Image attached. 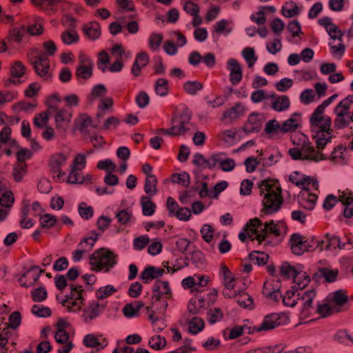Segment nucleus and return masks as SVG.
<instances>
[{
  "label": "nucleus",
  "instance_id": "nucleus-19",
  "mask_svg": "<svg viewBox=\"0 0 353 353\" xmlns=\"http://www.w3.org/2000/svg\"><path fill=\"white\" fill-rule=\"evenodd\" d=\"M226 68L230 71V81L232 85H236L242 79V68L235 59H229Z\"/></svg>",
  "mask_w": 353,
  "mask_h": 353
},
{
  "label": "nucleus",
  "instance_id": "nucleus-7",
  "mask_svg": "<svg viewBox=\"0 0 353 353\" xmlns=\"http://www.w3.org/2000/svg\"><path fill=\"white\" fill-rule=\"evenodd\" d=\"M117 256L110 250L101 248L95 251L90 258L92 269L95 271L108 272L117 264Z\"/></svg>",
  "mask_w": 353,
  "mask_h": 353
},
{
  "label": "nucleus",
  "instance_id": "nucleus-10",
  "mask_svg": "<svg viewBox=\"0 0 353 353\" xmlns=\"http://www.w3.org/2000/svg\"><path fill=\"white\" fill-rule=\"evenodd\" d=\"M93 152L92 150H88L85 154H79L74 160V165L70 172L68 181L70 183H81L84 178L81 171L85 167V158Z\"/></svg>",
  "mask_w": 353,
  "mask_h": 353
},
{
  "label": "nucleus",
  "instance_id": "nucleus-43",
  "mask_svg": "<svg viewBox=\"0 0 353 353\" xmlns=\"http://www.w3.org/2000/svg\"><path fill=\"white\" fill-rule=\"evenodd\" d=\"M301 12V8L293 1L287 2L282 8V13L285 17H293Z\"/></svg>",
  "mask_w": 353,
  "mask_h": 353
},
{
  "label": "nucleus",
  "instance_id": "nucleus-24",
  "mask_svg": "<svg viewBox=\"0 0 353 353\" xmlns=\"http://www.w3.org/2000/svg\"><path fill=\"white\" fill-rule=\"evenodd\" d=\"M343 34L341 32L335 36L330 37L329 46L331 49V53L336 58L341 59L345 53V47L342 41Z\"/></svg>",
  "mask_w": 353,
  "mask_h": 353
},
{
  "label": "nucleus",
  "instance_id": "nucleus-1",
  "mask_svg": "<svg viewBox=\"0 0 353 353\" xmlns=\"http://www.w3.org/2000/svg\"><path fill=\"white\" fill-rule=\"evenodd\" d=\"M285 229V226L282 222L275 223L272 220L263 223L259 219L254 218L247 223L245 232L239 233V238L243 242L245 241L247 238H250L252 241L256 239L261 243L270 236H280Z\"/></svg>",
  "mask_w": 353,
  "mask_h": 353
},
{
  "label": "nucleus",
  "instance_id": "nucleus-6",
  "mask_svg": "<svg viewBox=\"0 0 353 353\" xmlns=\"http://www.w3.org/2000/svg\"><path fill=\"white\" fill-rule=\"evenodd\" d=\"M316 119L313 120V117H310V128L316 148L321 150L332 138V130L330 128L332 120L330 117H317Z\"/></svg>",
  "mask_w": 353,
  "mask_h": 353
},
{
  "label": "nucleus",
  "instance_id": "nucleus-15",
  "mask_svg": "<svg viewBox=\"0 0 353 353\" xmlns=\"http://www.w3.org/2000/svg\"><path fill=\"white\" fill-rule=\"evenodd\" d=\"M79 65L76 70V76L84 79H89L92 74L93 63L85 54H81L79 57Z\"/></svg>",
  "mask_w": 353,
  "mask_h": 353
},
{
  "label": "nucleus",
  "instance_id": "nucleus-27",
  "mask_svg": "<svg viewBox=\"0 0 353 353\" xmlns=\"http://www.w3.org/2000/svg\"><path fill=\"white\" fill-rule=\"evenodd\" d=\"M26 72V67L24 65L19 61H15L13 65L10 68V74L12 78L8 79L5 81V85L6 86H10V84L14 83H20L21 81H16L14 79L22 77Z\"/></svg>",
  "mask_w": 353,
  "mask_h": 353
},
{
  "label": "nucleus",
  "instance_id": "nucleus-30",
  "mask_svg": "<svg viewBox=\"0 0 353 353\" xmlns=\"http://www.w3.org/2000/svg\"><path fill=\"white\" fill-rule=\"evenodd\" d=\"M264 131L266 134L272 139L279 137L281 135L283 134L281 123H279L274 119H271L266 123Z\"/></svg>",
  "mask_w": 353,
  "mask_h": 353
},
{
  "label": "nucleus",
  "instance_id": "nucleus-37",
  "mask_svg": "<svg viewBox=\"0 0 353 353\" xmlns=\"http://www.w3.org/2000/svg\"><path fill=\"white\" fill-rule=\"evenodd\" d=\"M164 272V269L149 266L141 272V279L145 283H148L152 279L161 276Z\"/></svg>",
  "mask_w": 353,
  "mask_h": 353
},
{
  "label": "nucleus",
  "instance_id": "nucleus-8",
  "mask_svg": "<svg viewBox=\"0 0 353 353\" xmlns=\"http://www.w3.org/2000/svg\"><path fill=\"white\" fill-rule=\"evenodd\" d=\"M71 326L65 320L60 319L57 323L54 339L57 343L61 344L58 353H70L74 347L71 336L69 334Z\"/></svg>",
  "mask_w": 353,
  "mask_h": 353
},
{
  "label": "nucleus",
  "instance_id": "nucleus-56",
  "mask_svg": "<svg viewBox=\"0 0 353 353\" xmlns=\"http://www.w3.org/2000/svg\"><path fill=\"white\" fill-rule=\"evenodd\" d=\"M183 88L189 94L195 95L199 91L203 89V85L196 81H189L184 83Z\"/></svg>",
  "mask_w": 353,
  "mask_h": 353
},
{
  "label": "nucleus",
  "instance_id": "nucleus-46",
  "mask_svg": "<svg viewBox=\"0 0 353 353\" xmlns=\"http://www.w3.org/2000/svg\"><path fill=\"white\" fill-rule=\"evenodd\" d=\"M154 90L160 97H165L169 92L168 81L163 78L158 79L155 82Z\"/></svg>",
  "mask_w": 353,
  "mask_h": 353
},
{
  "label": "nucleus",
  "instance_id": "nucleus-13",
  "mask_svg": "<svg viewBox=\"0 0 353 353\" xmlns=\"http://www.w3.org/2000/svg\"><path fill=\"white\" fill-rule=\"evenodd\" d=\"M339 201L343 206V215L346 219L353 217V194L349 189L338 191Z\"/></svg>",
  "mask_w": 353,
  "mask_h": 353
},
{
  "label": "nucleus",
  "instance_id": "nucleus-3",
  "mask_svg": "<svg viewBox=\"0 0 353 353\" xmlns=\"http://www.w3.org/2000/svg\"><path fill=\"white\" fill-rule=\"evenodd\" d=\"M291 141L296 145L288 151L292 159L319 161L325 159L323 154L316 151L305 134L301 132L295 133L291 136Z\"/></svg>",
  "mask_w": 353,
  "mask_h": 353
},
{
  "label": "nucleus",
  "instance_id": "nucleus-35",
  "mask_svg": "<svg viewBox=\"0 0 353 353\" xmlns=\"http://www.w3.org/2000/svg\"><path fill=\"white\" fill-rule=\"evenodd\" d=\"M83 31L88 38L95 40L101 35V26L96 21L90 22L83 26Z\"/></svg>",
  "mask_w": 353,
  "mask_h": 353
},
{
  "label": "nucleus",
  "instance_id": "nucleus-25",
  "mask_svg": "<svg viewBox=\"0 0 353 353\" xmlns=\"http://www.w3.org/2000/svg\"><path fill=\"white\" fill-rule=\"evenodd\" d=\"M252 328L247 325H236L232 328H225L223 330V336L225 340H232L238 338L244 333H252Z\"/></svg>",
  "mask_w": 353,
  "mask_h": 353
},
{
  "label": "nucleus",
  "instance_id": "nucleus-48",
  "mask_svg": "<svg viewBox=\"0 0 353 353\" xmlns=\"http://www.w3.org/2000/svg\"><path fill=\"white\" fill-rule=\"evenodd\" d=\"M63 43L65 45H71L79 41V35L74 29L66 30L61 35Z\"/></svg>",
  "mask_w": 353,
  "mask_h": 353
},
{
  "label": "nucleus",
  "instance_id": "nucleus-63",
  "mask_svg": "<svg viewBox=\"0 0 353 353\" xmlns=\"http://www.w3.org/2000/svg\"><path fill=\"white\" fill-rule=\"evenodd\" d=\"M57 222V217L50 214H46L40 217V224L43 228H50Z\"/></svg>",
  "mask_w": 353,
  "mask_h": 353
},
{
  "label": "nucleus",
  "instance_id": "nucleus-38",
  "mask_svg": "<svg viewBox=\"0 0 353 353\" xmlns=\"http://www.w3.org/2000/svg\"><path fill=\"white\" fill-rule=\"evenodd\" d=\"M26 35V24L23 23L20 28H14L10 30L6 39L10 43L12 42L20 43Z\"/></svg>",
  "mask_w": 353,
  "mask_h": 353
},
{
  "label": "nucleus",
  "instance_id": "nucleus-28",
  "mask_svg": "<svg viewBox=\"0 0 353 353\" xmlns=\"http://www.w3.org/2000/svg\"><path fill=\"white\" fill-rule=\"evenodd\" d=\"M305 239L299 234H293L290 237L291 250L293 254L301 255L306 252Z\"/></svg>",
  "mask_w": 353,
  "mask_h": 353
},
{
  "label": "nucleus",
  "instance_id": "nucleus-39",
  "mask_svg": "<svg viewBox=\"0 0 353 353\" xmlns=\"http://www.w3.org/2000/svg\"><path fill=\"white\" fill-rule=\"evenodd\" d=\"M220 274L223 279V284L225 285V288L233 289L235 286L236 279L226 265H221Z\"/></svg>",
  "mask_w": 353,
  "mask_h": 353
},
{
  "label": "nucleus",
  "instance_id": "nucleus-41",
  "mask_svg": "<svg viewBox=\"0 0 353 353\" xmlns=\"http://www.w3.org/2000/svg\"><path fill=\"white\" fill-rule=\"evenodd\" d=\"M31 3L41 10L50 12L54 10V7L61 1V0H30Z\"/></svg>",
  "mask_w": 353,
  "mask_h": 353
},
{
  "label": "nucleus",
  "instance_id": "nucleus-17",
  "mask_svg": "<svg viewBox=\"0 0 353 353\" xmlns=\"http://www.w3.org/2000/svg\"><path fill=\"white\" fill-rule=\"evenodd\" d=\"M83 343L87 347L93 348L96 352L103 350L108 343V340L103 335L96 334H86Z\"/></svg>",
  "mask_w": 353,
  "mask_h": 353
},
{
  "label": "nucleus",
  "instance_id": "nucleus-16",
  "mask_svg": "<svg viewBox=\"0 0 353 353\" xmlns=\"http://www.w3.org/2000/svg\"><path fill=\"white\" fill-rule=\"evenodd\" d=\"M66 157L62 154L54 155L50 160V168L54 178L57 181H64L65 173L61 170V167L65 164Z\"/></svg>",
  "mask_w": 353,
  "mask_h": 353
},
{
  "label": "nucleus",
  "instance_id": "nucleus-18",
  "mask_svg": "<svg viewBox=\"0 0 353 353\" xmlns=\"http://www.w3.org/2000/svg\"><path fill=\"white\" fill-rule=\"evenodd\" d=\"M263 115L253 112L250 114L243 126V130L246 133L258 132L262 126Z\"/></svg>",
  "mask_w": 353,
  "mask_h": 353
},
{
  "label": "nucleus",
  "instance_id": "nucleus-22",
  "mask_svg": "<svg viewBox=\"0 0 353 353\" xmlns=\"http://www.w3.org/2000/svg\"><path fill=\"white\" fill-rule=\"evenodd\" d=\"M301 114L299 112L293 113L287 120L281 123L283 134L295 132L301 126Z\"/></svg>",
  "mask_w": 353,
  "mask_h": 353
},
{
  "label": "nucleus",
  "instance_id": "nucleus-58",
  "mask_svg": "<svg viewBox=\"0 0 353 353\" xmlns=\"http://www.w3.org/2000/svg\"><path fill=\"white\" fill-rule=\"evenodd\" d=\"M173 183H179L183 186L188 187L190 183V176L185 172L174 173L171 176Z\"/></svg>",
  "mask_w": 353,
  "mask_h": 353
},
{
  "label": "nucleus",
  "instance_id": "nucleus-23",
  "mask_svg": "<svg viewBox=\"0 0 353 353\" xmlns=\"http://www.w3.org/2000/svg\"><path fill=\"white\" fill-rule=\"evenodd\" d=\"M104 306L97 302H92L83 310L82 319L84 322L89 323L99 316Z\"/></svg>",
  "mask_w": 353,
  "mask_h": 353
},
{
  "label": "nucleus",
  "instance_id": "nucleus-60",
  "mask_svg": "<svg viewBox=\"0 0 353 353\" xmlns=\"http://www.w3.org/2000/svg\"><path fill=\"white\" fill-rule=\"evenodd\" d=\"M219 167L224 172H230L235 167V162L232 159L225 158L224 154H221L219 161Z\"/></svg>",
  "mask_w": 353,
  "mask_h": 353
},
{
  "label": "nucleus",
  "instance_id": "nucleus-52",
  "mask_svg": "<svg viewBox=\"0 0 353 353\" xmlns=\"http://www.w3.org/2000/svg\"><path fill=\"white\" fill-rule=\"evenodd\" d=\"M204 327L203 321L199 317L192 318L188 325V329L190 333L196 334L200 332Z\"/></svg>",
  "mask_w": 353,
  "mask_h": 353
},
{
  "label": "nucleus",
  "instance_id": "nucleus-32",
  "mask_svg": "<svg viewBox=\"0 0 353 353\" xmlns=\"http://www.w3.org/2000/svg\"><path fill=\"white\" fill-rule=\"evenodd\" d=\"M274 100L272 103V108L277 112H283L290 107V101L286 95L277 96L275 94L270 95Z\"/></svg>",
  "mask_w": 353,
  "mask_h": 353
},
{
  "label": "nucleus",
  "instance_id": "nucleus-36",
  "mask_svg": "<svg viewBox=\"0 0 353 353\" xmlns=\"http://www.w3.org/2000/svg\"><path fill=\"white\" fill-rule=\"evenodd\" d=\"M92 120L86 114H81L74 121V127L83 134L88 132V128L92 125Z\"/></svg>",
  "mask_w": 353,
  "mask_h": 353
},
{
  "label": "nucleus",
  "instance_id": "nucleus-12",
  "mask_svg": "<svg viewBox=\"0 0 353 353\" xmlns=\"http://www.w3.org/2000/svg\"><path fill=\"white\" fill-rule=\"evenodd\" d=\"M316 297V292L311 289L303 291V290L296 291V303L298 301H301L302 305L301 314L303 316H307L310 314L312 307V302Z\"/></svg>",
  "mask_w": 353,
  "mask_h": 353
},
{
  "label": "nucleus",
  "instance_id": "nucleus-4",
  "mask_svg": "<svg viewBox=\"0 0 353 353\" xmlns=\"http://www.w3.org/2000/svg\"><path fill=\"white\" fill-rule=\"evenodd\" d=\"M47 104L48 112L50 116L54 117L57 128L61 131H65L72 117V109L65 107L58 94H54L49 97Z\"/></svg>",
  "mask_w": 353,
  "mask_h": 353
},
{
  "label": "nucleus",
  "instance_id": "nucleus-14",
  "mask_svg": "<svg viewBox=\"0 0 353 353\" xmlns=\"http://www.w3.org/2000/svg\"><path fill=\"white\" fill-rule=\"evenodd\" d=\"M290 181L297 186L303 187L304 190L318 189V183L315 179L304 176L298 172H294L290 175Z\"/></svg>",
  "mask_w": 353,
  "mask_h": 353
},
{
  "label": "nucleus",
  "instance_id": "nucleus-53",
  "mask_svg": "<svg viewBox=\"0 0 353 353\" xmlns=\"http://www.w3.org/2000/svg\"><path fill=\"white\" fill-rule=\"evenodd\" d=\"M317 312L321 316L326 317L336 312L335 311V310H332V305H331V303L326 298L323 303L318 305Z\"/></svg>",
  "mask_w": 353,
  "mask_h": 353
},
{
  "label": "nucleus",
  "instance_id": "nucleus-33",
  "mask_svg": "<svg viewBox=\"0 0 353 353\" xmlns=\"http://www.w3.org/2000/svg\"><path fill=\"white\" fill-rule=\"evenodd\" d=\"M299 197V203L304 209L311 210L314 208L317 199L315 194L310 193L309 190H303Z\"/></svg>",
  "mask_w": 353,
  "mask_h": 353
},
{
  "label": "nucleus",
  "instance_id": "nucleus-26",
  "mask_svg": "<svg viewBox=\"0 0 353 353\" xmlns=\"http://www.w3.org/2000/svg\"><path fill=\"white\" fill-rule=\"evenodd\" d=\"M185 124V121H181L176 116H174L171 120V128L169 129H162V130H164L166 134L172 136L181 135L188 131Z\"/></svg>",
  "mask_w": 353,
  "mask_h": 353
},
{
  "label": "nucleus",
  "instance_id": "nucleus-42",
  "mask_svg": "<svg viewBox=\"0 0 353 353\" xmlns=\"http://www.w3.org/2000/svg\"><path fill=\"white\" fill-rule=\"evenodd\" d=\"M140 203L142 208V212L145 216H152L156 210V205L151 201L150 197L142 196Z\"/></svg>",
  "mask_w": 353,
  "mask_h": 353
},
{
  "label": "nucleus",
  "instance_id": "nucleus-40",
  "mask_svg": "<svg viewBox=\"0 0 353 353\" xmlns=\"http://www.w3.org/2000/svg\"><path fill=\"white\" fill-rule=\"evenodd\" d=\"M234 297L235 298L236 303L241 307L248 309L252 308L253 300L249 294L244 291H239L238 293L234 291Z\"/></svg>",
  "mask_w": 353,
  "mask_h": 353
},
{
  "label": "nucleus",
  "instance_id": "nucleus-21",
  "mask_svg": "<svg viewBox=\"0 0 353 353\" xmlns=\"http://www.w3.org/2000/svg\"><path fill=\"white\" fill-rule=\"evenodd\" d=\"M171 290L167 281L158 280L153 286L152 299L157 301L161 298L171 299Z\"/></svg>",
  "mask_w": 353,
  "mask_h": 353
},
{
  "label": "nucleus",
  "instance_id": "nucleus-49",
  "mask_svg": "<svg viewBox=\"0 0 353 353\" xmlns=\"http://www.w3.org/2000/svg\"><path fill=\"white\" fill-rule=\"evenodd\" d=\"M97 239L98 234L93 233L90 236L83 239V240L79 243L78 247L83 252L85 253L92 249Z\"/></svg>",
  "mask_w": 353,
  "mask_h": 353
},
{
  "label": "nucleus",
  "instance_id": "nucleus-31",
  "mask_svg": "<svg viewBox=\"0 0 353 353\" xmlns=\"http://www.w3.org/2000/svg\"><path fill=\"white\" fill-rule=\"evenodd\" d=\"M232 30V28L229 26V21L225 19H222L218 21L212 32V39L216 42L219 39V34H223L225 36L228 35Z\"/></svg>",
  "mask_w": 353,
  "mask_h": 353
},
{
  "label": "nucleus",
  "instance_id": "nucleus-47",
  "mask_svg": "<svg viewBox=\"0 0 353 353\" xmlns=\"http://www.w3.org/2000/svg\"><path fill=\"white\" fill-rule=\"evenodd\" d=\"M319 23L325 27L330 37L335 36L338 33L341 32L338 26L334 24L328 17L319 19Z\"/></svg>",
  "mask_w": 353,
  "mask_h": 353
},
{
  "label": "nucleus",
  "instance_id": "nucleus-61",
  "mask_svg": "<svg viewBox=\"0 0 353 353\" xmlns=\"http://www.w3.org/2000/svg\"><path fill=\"white\" fill-rule=\"evenodd\" d=\"M79 215L84 219H90L92 217L94 211L91 206L88 205L85 203L81 202L78 207Z\"/></svg>",
  "mask_w": 353,
  "mask_h": 353
},
{
  "label": "nucleus",
  "instance_id": "nucleus-62",
  "mask_svg": "<svg viewBox=\"0 0 353 353\" xmlns=\"http://www.w3.org/2000/svg\"><path fill=\"white\" fill-rule=\"evenodd\" d=\"M47 291L44 287H39L31 291V296L35 302H42L47 298Z\"/></svg>",
  "mask_w": 353,
  "mask_h": 353
},
{
  "label": "nucleus",
  "instance_id": "nucleus-55",
  "mask_svg": "<svg viewBox=\"0 0 353 353\" xmlns=\"http://www.w3.org/2000/svg\"><path fill=\"white\" fill-rule=\"evenodd\" d=\"M241 54L248 63L249 68H252L257 60V57L255 54L254 50L252 48H245L242 50Z\"/></svg>",
  "mask_w": 353,
  "mask_h": 353
},
{
  "label": "nucleus",
  "instance_id": "nucleus-45",
  "mask_svg": "<svg viewBox=\"0 0 353 353\" xmlns=\"http://www.w3.org/2000/svg\"><path fill=\"white\" fill-rule=\"evenodd\" d=\"M340 245V238L337 236L327 234L325 240L321 241V250H335Z\"/></svg>",
  "mask_w": 353,
  "mask_h": 353
},
{
  "label": "nucleus",
  "instance_id": "nucleus-50",
  "mask_svg": "<svg viewBox=\"0 0 353 353\" xmlns=\"http://www.w3.org/2000/svg\"><path fill=\"white\" fill-rule=\"evenodd\" d=\"M157 179L154 175H148L147 176L145 181L144 190L149 196H154L157 193Z\"/></svg>",
  "mask_w": 353,
  "mask_h": 353
},
{
  "label": "nucleus",
  "instance_id": "nucleus-54",
  "mask_svg": "<svg viewBox=\"0 0 353 353\" xmlns=\"http://www.w3.org/2000/svg\"><path fill=\"white\" fill-rule=\"evenodd\" d=\"M299 268H303V266L301 264L297 265L296 268L291 266L289 263H283L280 268V272L282 275L285 277H292L295 275Z\"/></svg>",
  "mask_w": 353,
  "mask_h": 353
},
{
  "label": "nucleus",
  "instance_id": "nucleus-51",
  "mask_svg": "<svg viewBox=\"0 0 353 353\" xmlns=\"http://www.w3.org/2000/svg\"><path fill=\"white\" fill-rule=\"evenodd\" d=\"M250 259L259 265H265L268 259V255L260 251H252L250 254Z\"/></svg>",
  "mask_w": 353,
  "mask_h": 353
},
{
  "label": "nucleus",
  "instance_id": "nucleus-20",
  "mask_svg": "<svg viewBox=\"0 0 353 353\" xmlns=\"http://www.w3.org/2000/svg\"><path fill=\"white\" fill-rule=\"evenodd\" d=\"M327 300L332 305V310H335L336 312L341 310V307L347 302L348 297L346 293L343 290H337L330 293L327 297Z\"/></svg>",
  "mask_w": 353,
  "mask_h": 353
},
{
  "label": "nucleus",
  "instance_id": "nucleus-11",
  "mask_svg": "<svg viewBox=\"0 0 353 353\" xmlns=\"http://www.w3.org/2000/svg\"><path fill=\"white\" fill-rule=\"evenodd\" d=\"M288 321V316L285 313H272L265 316L263 322L257 327V332L268 331L277 326L285 324Z\"/></svg>",
  "mask_w": 353,
  "mask_h": 353
},
{
  "label": "nucleus",
  "instance_id": "nucleus-44",
  "mask_svg": "<svg viewBox=\"0 0 353 353\" xmlns=\"http://www.w3.org/2000/svg\"><path fill=\"white\" fill-rule=\"evenodd\" d=\"M170 299L167 298H161L159 300L155 301L152 299V304L151 306H148L146 310L150 312L152 308L154 309L158 313L163 314L167 309L168 305V300Z\"/></svg>",
  "mask_w": 353,
  "mask_h": 353
},
{
  "label": "nucleus",
  "instance_id": "nucleus-64",
  "mask_svg": "<svg viewBox=\"0 0 353 353\" xmlns=\"http://www.w3.org/2000/svg\"><path fill=\"white\" fill-rule=\"evenodd\" d=\"M166 344L165 338L161 337L159 335H155L152 336L149 340V345L152 349L159 350L162 349Z\"/></svg>",
  "mask_w": 353,
  "mask_h": 353
},
{
  "label": "nucleus",
  "instance_id": "nucleus-59",
  "mask_svg": "<svg viewBox=\"0 0 353 353\" xmlns=\"http://www.w3.org/2000/svg\"><path fill=\"white\" fill-rule=\"evenodd\" d=\"M118 222L122 225L130 223L133 219L132 214L129 210H121L116 214Z\"/></svg>",
  "mask_w": 353,
  "mask_h": 353
},
{
  "label": "nucleus",
  "instance_id": "nucleus-57",
  "mask_svg": "<svg viewBox=\"0 0 353 353\" xmlns=\"http://www.w3.org/2000/svg\"><path fill=\"white\" fill-rule=\"evenodd\" d=\"M26 173V163H17L13 168L12 176L15 181L19 182Z\"/></svg>",
  "mask_w": 353,
  "mask_h": 353
},
{
  "label": "nucleus",
  "instance_id": "nucleus-34",
  "mask_svg": "<svg viewBox=\"0 0 353 353\" xmlns=\"http://www.w3.org/2000/svg\"><path fill=\"white\" fill-rule=\"evenodd\" d=\"M353 104V94L348 95L343 99L335 108L334 112L336 116L349 117V110Z\"/></svg>",
  "mask_w": 353,
  "mask_h": 353
},
{
  "label": "nucleus",
  "instance_id": "nucleus-2",
  "mask_svg": "<svg viewBox=\"0 0 353 353\" xmlns=\"http://www.w3.org/2000/svg\"><path fill=\"white\" fill-rule=\"evenodd\" d=\"M258 188L262 197V212L272 214L278 212L283 202L279 181L274 179H265L258 184Z\"/></svg>",
  "mask_w": 353,
  "mask_h": 353
},
{
  "label": "nucleus",
  "instance_id": "nucleus-5",
  "mask_svg": "<svg viewBox=\"0 0 353 353\" xmlns=\"http://www.w3.org/2000/svg\"><path fill=\"white\" fill-rule=\"evenodd\" d=\"M43 47L47 52V54L39 52L37 49H32L28 53V58L33 65L37 74L48 79L50 77V63L48 55L54 54L57 48L52 41H48L43 43Z\"/></svg>",
  "mask_w": 353,
  "mask_h": 353
},
{
  "label": "nucleus",
  "instance_id": "nucleus-29",
  "mask_svg": "<svg viewBox=\"0 0 353 353\" xmlns=\"http://www.w3.org/2000/svg\"><path fill=\"white\" fill-rule=\"evenodd\" d=\"M294 285L292 287L293 290L299 291L303 290L310 283V277L303 271V268H299L295 275L293 276Z\"/></svg>",
  "mask_w": 353,
  "mask_h": 353
},
{
  "label": "nucleus",
  "instance_id": "nucleus-9",
  "mask_svg": "<svg viewBox=\"0 0 353 353\" xmlns=\"http://www.w3.org/2000/svg\"><path fill=\"white\" fill-rule=\"evenodd\" d=\"M70 293L63 300L62 305L72 312H79L83 305L84 290L81 285H70Z\"/></svg>",
  "mask_w": 353,
  "mask_h": 353
}]
</instances>
